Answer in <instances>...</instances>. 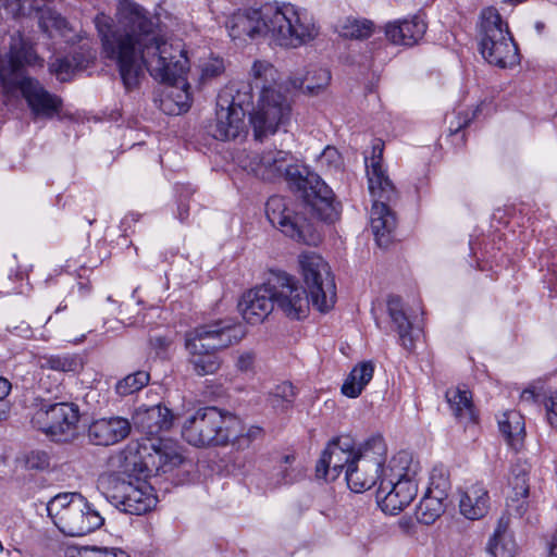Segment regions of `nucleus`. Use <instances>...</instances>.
I'll list each match as a JSON object with an SVG mask.
<instances>
[{
    "label": "nucleus",
    "instance_id": "obj_26",
    "mask_svg": "<svg viewBox=\"0 0 557 557\" xmlns=\"http://www.w3.org/2000/svg\"><path fill=\"white\" fill-rule=\"evenodd\" d=\"M133 419L135 426L149 435L169 430L173 423L172 412L169 408L161 405L140 406L137 408Z\"/></svg>",
    "mask_w": 557,
    "mask_h": 557
},
{
    "label": "nucleus",
    "instance_id": "obj_56",
    "mask_svg": "<svg viewBox=\"0 0 557 557\" xmlns=\"http://www.w3.org/2000/svg\"><path fill=\"white\" fill-rule=\"evenodd\" d=\"M7 414V408H0V420L4 419Z\"/></svg>",
    "mask_w": 557,
    "mask_h": 557
},
{
    "label": "nucleus",
    "instance_id": "obj_10",
    "mask_svg": "<svg viewBox=\"0 0 557 557\" xmlns=\"http://www.w3.org/2000/svg\"><path fill=\"white\" fill-rule=\"evenodd\" d=\"M98 488L131 515H144L157 504L153 487L145 480L125 481L119 474L106 473L99 478Z\"/></svg>",
    "mask_w": 557,
    "mask_h": 557
},
{
    "label": "nucleus",
    "instance_id": "obj_55",
    "mask_svg": "<svg viewBox=\"0 0 557 557\" xmlns=\"http://www.w3.org/2000/svg\"><path fill=\"white\" fill-rule=\"evenodd\" d=\"M399 527L400 529H403L404 531L408 532L410 527H411V521L410 520H405V519H401L399 521Z\"/></svg>",
    "mask_w": 557,
    "mask_h": 557
},
{
    "label": "nucleus",
    "instance_id": "obj_23",
    "mask_svg": "<svg viewBox=\"0 0 557 557\" xmlns=\"http://www.w3.org/2000/svg\"><path fill=\"white\" fill-rule=\"evenodd\" d=\"M131 432V423L122 417L102 418L94 421L88 436L96 445H113L124 440Z\"/></svg>",
    "mask_w": 557,
    "mask_h": 557
},
{
    "label": "nucleus",
    "instance_id": "obj_58",
    "mask_svg": "<svg viewBox=\"0 0 557 557\" xmlns=\"http://www.w3.org/2000/svg\"><path fill=\"white\" fill-rule=\"evenodd\" d=\"M64 308H65V306H64V307L59 306V307L57 308L55 312H60V311H61V310H63Z\"/></svg>",
    "mask_w": 557,
    "mask_h": 557
},
{
    "label": "nucleus",
    "instance_id": "obj_1",
    "mask_svg": "<svg viewBox=\"0 0 557 557\" xmlns=\"http://www.w3.org/2000/svg\"><path fill=\"white\" fill-rule=\"evenodd\" d=\"M104 57L113 61L127 89L136 87L145 70L169 85L161 101L168 114L186 112L191 102L186 81L189 60L181 41L164 40L149 12L131 0H119L115 22L104 13L95 17Z\"/></svg>",
    "mask_w": 557,
    "mask_h": 557
},
{
    "label": "nucleus",
    "instance_id": "obj_57",
    "mask_svg": "<svg viewBox=\"0 0 557 557\" xmlns=\"http://www.w3.org/2000/svg\"><path fill=\"white\" fill-rule=\"evenodd\" d=\"M184 214H187V211H185V210H181V211H180V218H181V220H184Z\"/></svg>",
    "mask_w": 557,
    "mask_h": 557
},
{
    "label": "nucleus",
    "instance_id": "obj_34",
    "mask_svg": "<svg viewBox=\"0 0 557 557\" xmlns=\"http://www.w3.org/2000/svg\"><path fill=\"white\" fill-rule=\"evenodd\" d=\"M509 32L507 23L502 20L495 8H486L481 12L480 35L481 39L495 38Z\"/></svg>",
    "mask_w": 557,
    "mask_h": 557
},
{
    "label": "nucleus",
    "instance_id": "obj_27",
    "mask_svg": "<svg viewBox=\"0 0 557 557\" xmlns=\"http://www.w3.org/2000/svg\"><path fill=\"white\" fill-rule=\"evenodd\" d=\"M446 400L453 416L463 423L476 422L478 413L469 389L456 386L448 388Z\"/></svg>",
    "mask_w": 557,
    "mask_h": 557
},
{
    "label": "nucleus",
    "instance_id": "obj_29",
    "mask_svg": "<svg viewBox=\"0 0 557 557\" xmlns=\"http://www.w3.org/2000/svg\"><path fill=\"white\" fill-rule=\"evenodd\" d=\"M498 425L508 445L517 451L520 450L525 436V423L522 414L516 410L506 411L499 418Z\"/></svg>",
    "mask_w": 557,
    "mask_h": 557
},
{
    "label": "nucleus",
    "instance_id": "obj_22",
    "mask_svg": "<svg viewBox=\"0 0 557 557\" xmlns=\"http://www.w3.org/2000/svg\"><path fill=\"white\" fill-rule=\"evenodd\" d=\"M491 506L487 488L482 483H473L459 490L458 508L462 517L475 521L484 518Z\"/></svg>",
    "mask_w": 557,
    "mask_h": 557
},
{
    "label": "nucleus",
    "instance_id": "obj_40",
    "mask_svg": "<svg viewBox=\"0 0 557 557\" xmlns=\"http://www.w3.org/2000/svg\"><path fill=\"white\" fill-rule=\"evenodd\" d=\"M149 380L150 375L148 372L137 371L117 382L115 386L116 393L121 396L131 395L145 387L149 383Z\"/></svg>",
    "mask_w": 557,
    "mask_h": 557
},
{
    "label": "nucleus",
    "instance_id": "obj_50",
    "mask_svg": "<svg viewBox=\"0 0 557 557\" xmlns=\"http://www.w3.org/2000/svg\"><path fill=\"white\" fill-rule=\"evenodd\" d=\"M546 410V420L557 429V391L552 393L544 401Z\"/></svg>",
    "mask_w": 557,
    "mask_h": 557
},
{
    "label": "nucleus",
    "instance_id": "obj_6",
    "mask_svg": "<svg viewBox=\"0 0 557 557\" xmlns=\"http://www.w3.org/2000/svg\"><path fill=\"white\" fill-rule=\"evenodd\" d=\"M419 471V462L408 451L391 458L375 495L383 512L397 515L411 504L418 494Z\"/></svg>",
    "mask_w": 557,
    "mask_h": 557
},
{
    "label": "nucleus",
    "instance_id": "obj_36",
    "mask_svg": "<svg viewBox=\"0 0 557 557\" xmlns=\"http://www.w3.org/2000/svg\"><path fill=\"white\" fill-rule=\"evenodd\" d=\"M250 75L252 84L260 90V94L274 90L273 84L276 81V70L268 61H256L252 64Z\"/></svg>",
    "mask_w": 557,
    "mask_h": 557
},
{
    "label": "nucleus",
    "instance_id": "obj_5",
    "mask_svg": "<svg viewBox=\"0 0 557 557\" xmlns=\"http://www.w3.org/2000/svg\"><path fill=\"white\" fill-rule=\"evenodd\" d=\"M244 336L243 326L231 321H216L187 332L185 349L193 371L199 376L216 373L222 366L218 351L239 343Z\"/></svg>",
    "mask_w": 557,
    "mask_h": 557
},
{
    "label": "nucleus",
    "instance_id": "obj_42",
    "mask_svg": "<svg viewBox=\"0 0 557 557\" xmlns=\"http://www.w3.org/2000/svg\"><path fill=\"white\" fill-rule=\"evenodd\" d=\"M296 458L294 455H285L282 457L276 475L280 476V483L290 484L296 482L301 475L302 471L298 466H295Z\"/></svg>",
    "mask_w": 557,
    "mask_h": 557
},
{
    "label": "nucleus",
    "instance_id": "obj_9",
    "mask_svg": "<svg viewBox=\"0 0 557 557\" xmlns=\"http://www.w3.org/2000/svg\"><path fill=\"white\" fill-rule=\"evenodd\" d=\"M239 418L236 416L207 407L185 420L182 436L196 447L223 446L237 434Z\"/></svg>",
    "mask_w": 557,
    "mask_h": 557
},
{
    "label": "nucleus",
    "instance_id": "obj_31",
    "mask_svg": "<svg viewBox=\"0 0 557 557\" xmlns=\"http://www.w3.org/2000/svg\"><path fill=\"white\" fill-rule=\"evenodd\" d=\"M508 520L500 518L494 534L490 539L486 552L491 557H515L516 544L507 534Z\"/></svg>",
    "mask_w": 557,
    "mask_h": 557
},
{
    "label": "nucleus",
    "instance_id": "obj_38",
    "mask_svg": "<svg viewBox=\"0 0 557 557\" xmlns=\"http://www.w3.org/2000/svg\"><path fill=\"white\" fill-rule=\"evenodd\" d=\"M150 448L153 453H149L147 456H141L144 466L148 469L149 467L159 469L166 465H176L181 462V456L174 451H166L162 444L159 443L157 446L154 443L150 444Z\"/></svg>",
    "mask_w": 557,
    "mask_h": 557
},
{
    "label": "nucleus",
    "instance_id": "obj_18",
    "mask_svg": "<svg viewBox=\"0 0 557 557\" xmlns=\"http://www.w3.org/2000/svg\"><path fill=\"white\" fill-rule=\"evenodd\" d=\"M273 295L270 284L246 292L238 302L243 319L252 325L263 322L274 309Z\"/></svg>",
    "mask_w": 557,
    "mask_h": 557
},
{
    "label": "nucleus",
    "instance_id": "obj_16",
    "mask_svg": "<svg viewBox=\"0 0 557 557\" xmlns=\"http://www.w3.org/2000/svg\"><path fill=\"white\" fill-rule=\"evenodd\" d=\"M265 213L269 222L286 236L305 242L306 220L297 214L293 202L282 196H272L265 205Z\"/></svg>",
    "mask_w": 557,
    "mask_h": 557
},
{
    "label": "nucleus",
    "instance_id": "obj_20",
    "mask_svg": "<svg viewBox=\"0 0 557 557\" xmlns=\"http://www.w3.org/2000/svg\"><path fill=\"white\" fill-rule=\"evenodd\" d=\"M383 151L384 145L377 141L372 147L370 160L366 159L368 188L370 195L389 199L394 195L395 185L389 178L386 168L383 165Z\"/></svg>",
    "mask_w": 557,
    "mask_h": 557
},
{
    "label": "nucleus",
    "instance_id": "obj_4",
    "mask_svg": "<svg viewBox=\"0 0 557 557\" xmlns=\"http://www.w3.org/2000/svg\"><path fill=\"white\" fill-rule=\"evenodd\" d=\"M44 65L33 47L20 35L12 36L10 50L0 54V78L7 86H18L33 114L37 117H52L61 108V100L49 94L37 81L24 77V65Z\"/></svg>",
    "mask_w": 557,
    "mask_h": 557
},
{
    "label": "nucleus",
    "instance_id": "obj_33",
    "mask_svg": "<svg viewBox=\"0 0 557 557\" xmlns=\"http://www.w3.org/2000/svg\"><path fill=\"white\" fill-rule=\"evenodd\" d=\"M331 81V74L326 69H314L301 77L290 79L294 88L302 89L309 95H318L324 90Z\"/></svg>",
    "mask_w": 557,
    "mask_h": 557
},
{
    "label": "nucleus",
    "instance_id": "obj_43",
    "mask_svg": "<svg viewBox=\"0 0 557 557\" xmlns=\"http://www.w3.org/2000/svg\"><path fill=\"white\" fill-rule=\"evenodd\" d=\"M258 362L257 352L252 349H238L234 357V367L236 371L244 375L256 373Z\"/></svg>",
    "mask_w": 557,
    "mask_h": 557
},
{
    "label": "nucleus",
    "instance_id": "obj_13",
    "mask_svg": "<svg viewBox=\"0 0 557 557\" xmlns=\"http://www.w3.org/2000/svg\"><path fill=\"white\" fill-rule=\"evenodd\" d=\"M290 114V103L281 92L268 90L261 94L259 103L250 116L255 137L262 139L274 134L289 121Z\"/></svg>",
    "mask_w": 557,
    "mask_h": 557
},
{
    "label": "nucleus",
    "instance_id": "obj_37",
    "mask_svg": "<svg viewBox=\"0 0 557 557\" xmlns=\"http://www.w3.org/2000/svg\"><path fill=\"white\" fill-rule=\"evenodd\" d=\"M451 490L449 473L443 467H435L430 476V484L425 494L447 502Z\"/></svg>",
    "mask_w": 557,
    "mask_h": 557
},
{
    "label": "nucleus",
    "instance_id": "obj_48",
    "mask_svg": "<svg viewBox=\"0 0 557 557\" xmlns=\"http://www.w3.org/2000/svg\"><path fill=\"white\" fill-rule=\"evenodd\" d=\"M296 397L295 387L289 382L277 384L271 393V401L274 406H289Z\"/></svg>",
    "mask_w": 557,
    "mask_h": 557
},
{
    "label": "nucleus",
    "instance_id": "obj_8",
    "mask_svg": "<svg viewBox=\"0 0 557 557\" xmlns=\"http://www.w3.org/2000/svg\"><path fill=\"white\" fill-rule=\"evenodd\" d=\"M47 511L57 528L69 536H83L99 529L104 519L78 493H63L47 504Z\"/></svg>",
    "mask_w": 557,
    "mask_h": 557
},
{
    "label": "nucleus",
    "instance_id": "obj_54",
    "mask_svg": "<svg viewBox=\"0 0 557 557\" xmlns=\"http://www.w3.org/2000/svg\"><path fill=\"white\" fill-rule=\"evenodd\" d=\"M547 557H557V529L549 542V550Z\"/></svg>",
    "mask_w": 557,
    "mask_h": 557
},
{
    "label": "nucleus",
    "instance_id": "obj_12",
    "mask_svg": "<svg viewBox=\"0 0 557 557\" xmlns=\"http://www.w3.org/2000/svg\"><path fill=\"white\" fill-rule=\"evenodd\" d=\"M78 421V407L72 403L44 405L32 420L35 428L55 442H69L75 438Z\"/></svg>",
    "mask_w": 557,
    "mask_h": 557
},
{
    "label": "nucleus",
    "instance_id": "obj_11",
    "mask_svg": "<svg viewBox=\"0 0 557 557\" xmlns=\"http://www.w3.org/2000/svg\"><path fill=\"white\" fill-rule=\"evenodd\" d=\"M386 456L387 447L381 436L372 437L358 447V454L345 474L350 491L362 493L381 481L386 472Z\"/></svg>",
    "mask_w": 557,
    "mask_h": 557
},
{
    "label": "nucleus",
    "instance_id": "obj_51",
    "mask_svg": "<svg viewBox=\"0 0 557 557\" xmlns=\"http://www.w3.org/2000/svg\"><path fill=\"white\" fill-rule=\"evenodd\" d=\"M24 0H0V14L17 16L22 13Z\"/></svg>",
    "mask_w": 557,
    "mask_h": 557
},
{
    "label": "nucleus",
    "instance_id": "obj_59",
    "mask_svg": "<svg viewBox=\"0 0 557 557\" xmlns=\"http://www.w3.org/2000/svg\"><path fill=\"white\" fill-rule=\"evenodd\" d=\"M3 552V546L2 544L0 543V554Z\"/></svg>",
    "mask_w": 557,
    "mask_h": 557
},
{
    "label": "nucleus",
    "instance_id": "obj_52",
    "mask_svg": "<svg viewBox=\"0 0 557 557\" xmlns=\"http://www.w3.org/2000/svg\"><path fill=\"white\" fill-rule=\"evenodd\" d=\"M152 348L156 350L157 355H163L168 351L172 342L162 336L154 337L150 341Z\"/></svg>",
    "mask_w": 557,
    "mask_h": 557
},
{
    "label": "nucleus",
    "instance_id": "obj_44",
    "mask_svg": "<svg viewBox=\"0 0 557 557\" xmlns=\"http://www.w3.org/2000/svg\"><path fill=\"white\" fill-rule=\"evenodd\" d=\"M373 29L374 25L369 20H347L343 27V34L346 37L363 39L370 37Z\"/></svg>",
    "mask_w": 557,
    "mask_h": 557
},
{
    "label": "nucleus",
    "instance_id": "obj_2",
    "mask_svg": "<svg viewBox=\"0 0 557 557\" xmlns=\"http://www.w3.org/2000/svg\"><path fill=\"white\" fill-rule=\"evenodd\" d=\"M298 262L308 293L292 276H282L277 285H272L274 306L290 320L305 319L310 310L309 294L314 309L321 313L329 312L337 299L330 265L312 251L300 253Z\"/></svg>",
    "mask_w": 557,
    "mask_h": 557
},
{
    "label": "nucleus",
    "instance_id": "obj_25",
    "mask_svg": "<svg viewBox=\"0 0 557 557\" xmlns=\"http://www.w3.org/2000/svg\"><path fill=\"white\" fill-rule=\"evenodd\" d=\"M426 24L418 16L396 20L385 25V36L394 45L413 46L425 34Z\"/></svg>",
    "mask_w": 557,
    "mask_h": 557
},
{
    "label": "nucleus",
    "instance_id": "obj_49",
    "mask_svg": "<svg viewBox=\"0 0 557 557\" xmlns=\"http://www.w3.org/2000/svg\"><path fill=\"white\" fill-rule=\"evenodd\" d=\"M73 557H129L128 554L117 548H99L84 546L77 549Z\"/></svg>",
    "mask_w": 557,
    "mask_h": 557
},
{
    "label": "nucleus",
    "instance_id": "obj_19",
    "mask_svg": "<svg viewBox=\"0 0 557 557\" xmlns=\"http://www.w3.org/2000/svg\"><path fill=\"white\" fill-rule=\"evenodd\" d=\"M480 48L483 58L496 66L508 67L519 62L518 47L509 32L495 38L481 39Z\"/></svg>",
    "mask_w": 557,
    "mask_h": 557
},
{
    "label": "nucleus",
    "instance_id": "obj_14",
    "mask_svg": "<svg viewBox=\"0 0 557 557\" xmlns=\"http://www.w3.org/2000/svg\"><path fill=\"white\" fill-rule=\"evenodd\" d=\"M358 454L355 441L348 435H342L330 441L317 463V476L326 481L336 480Z\"/></svg>",
    "mask_w": 557,
    "mask_h": 557
},
{
    "label": "nucleus",
    "instance_id": "obj_45",
    "mask_svg": "<svg viewBox=\"0 0 557 557\" xmlns=\"http://www.w3.org/2000/svg\"><path fill=\"white\" fill-rule=\"evenodd\" d=\"M78 362L74 356L57 355L44 358L42 369H50L60 372H73L77 369Z\"/></svg>",
    "mask_w": 557,
    "mask_h": 557
},
{
    "label": "nucleus",
    "instance_id": "obj_15",
    "mask_svg": "<svg viewBox=\"0 0 557 557\" xmlns=\"http://www.w3.org/2000/svg\"><path fill=\"white\" fill-rule=\"evenodd\" d=\"M244 101H236L232 90H223L216 99V120L213 136L220 140L238 137L245 129Z\"/></svg>",
    "mask_w": 557,
    "mask_h": 557
},
{
    "label": "nucleus",
    "instance_id": "obj_47",
    "mask_svg": "<svg viewBox=\"0 0 557 557\" xmlns=\"http://www.w3.org/2000/svg\"><path fill=\"white\" fill-rule=\"evenodd\" d=\"M317 162L321 169L329 172L339 171L343 165V159L339 151L331 146H327L321 152Z\"/></svg>",
    "mask_w": 557,
    "mask_h": 557
},
{
    "label": "nucleus",
    "instance_id": "obj_53",
    "mask_svg": "<svg viewBox=\"0 0 557 557\" xmlns=\"http://www.w3.org/2000/svg\"><path fill=\"white\" fill-rule=\"evenodd\" d=\"M11 392V383L5 379L0 376V408L8 409L7 397Z\"/></svg>",
    "mask_w": 557,
    "mask_h": 557
},
{
    "label": "nucleus",
    "instance_id": "obj_3",
    "mask_svg": "<svg viewBox=\"0 0 557 557\" xmlns=\"http://www.w3.org/2000/svg\"><path fill=\"white\" fill-rule=\"evenodd\" d=\"M238 162L245 171L263 181L274 182L284 177L304 191L321 219L332 220L336 215L333 191L318 175L309 174L306 168L293 164L290 152L277 149L250 152L240 156Z\"/></svg>",
    "mask_w": 557,
    "mask_h": 557
},
{
    "label": "nucleus",
    "instance_id": "obj_46",
    "mask_svg": "<svg viewBox=\"0 0 557 557\" xmlns=\"http://www.w3.org/2000/svg\"><path fill=\"white\" fill-rule=\"evenodd\" d=\"M262 435V429L256 425L244 428L239 420L237 434L232 437L231 442L237 449H245L250 444Z\"/></svg>",
    "mask_w": 557,
    "mask_h": 557
},
{
    "label": "nucleus",
    "instance_id": "obj_28",
    "mask_svg": "<svg viewBox=\"0 0 557 557\" xmlns=\"http://www.w3.org/2000/svg\"><path fill=\"white\" fill-rule=\"evenodd\" d=\"M387 308L389 317L396 325L400 345L411 351L414 348L418 332H414L410 321L405 314L400 298L396 296L389 297Z\"/></svg>",
    "mask_w": 557,
    "mask_h": 557
},
{
    "label": "nucleus",
    "instance_id": "obj_30",
    "mask_svg": "<svg viewBox=\"0 0 557 557\" xmlns=\"http://www.w3.org/2000/svg\"><path fill=\"white\" fill-rule=\"evenodd\" d=\"M374 364L371 361H363L352 368L349 375L342 385V393L350 398L358 397L368 383L372 380Z\"/></svg>",
    "mask_w": 557,
    "mask_h": 557
},
{
    "label": "nucleus",
    "instance_id": "obj_7",
    "mask_svg": "<svg viewBox=\"0 0 557 557\" xmlns=\"http://www.w3.org/2000/svg\"><path fill=\"white\" fill-rule=\"evenodd\" d=\"M264 17L268 37L281 47H300L319 34L312 15L306 9L289 2L265 5Z\"/></svg>",
    "mask_w": 557,
    "mask_h": 557
},
{
    "label": "nucleus",
    "instance_id": "obj_39",
    "mask_svg": "<svg viewBox=\"0 0 557 557\" xmlns=\"http://www.w3.org/2000/svg\"><path fill=\"white\" fill-rule=\"evenodd\" d=\"M84 60L82 57L73 55L72 58H59L55 62L51 63L49 69L52 74L61 82L69 81L73 74L83 69Z\"/></svg>",
    "mask_w": 557,
    "mask_h": 557
},
{
    "label": "nucleus",
    "instance_id": "obj_17",
    "mask_svg": "<svg viewBox=\"0 0 557 557\" xmlns=\"http://www.w3.org/2000/svg\"><path fill=\"white\" fill-rule=\"evenodd\" d=\"M225 27L234 41L247 42L261 36L268 37L264 8L234 13L227 17Z\"/></svg>",
    "mask_w": 557,
    "mask_h": 557
},
{
    "label": "nucleus",
    "instance_id": "obj_21",
    "mask_svg": "<svg viewBox=\"0 0 557 557\" xmlns=\"http://www.w3.org/2000/svg\"><path fill=\"white\" fill-rule=\"evenodd\" d=\"M373 206L370 214V224L379 246L386 247L389 243V235L396 227L395 214L389 209V203L397 199V190L394 187V195L389 199L371 195Z\"/></svg>",
    "mask_w": 557,
    "mask_h": 557
},
{
    "label": "nucleus",
    "instance_id": "obj_24",
    "mask_svg": "<svg viewBox=\"0 0 557 557\" xmlns=\"http://www.w3.org/2000/svg\"><path fill=\"white\" fill-rule=\"evenodd\" d=\"M507 511L519 518H524L529 510V484L525 468L516 467L508 479Z\"/></svg>",
    "mask_w": 557,
    "mask_h": 557
},
{
    "label": "nucleus",
    "instance_id": "obj_35",
    "mask_svg": "<svg viewBox=\"0 0 557 557\" xmlns=\"http://www.w3.org/2000/svg\"><path fill=\"white\" fill-rule=\"evenodd\" d=\"M446 502L425 494L416 508V518L420 523L430 525L445 511Z\"/></svg>",
    "mask_w": 557,
    "mask_h": 557
},
{
    "label": "nucleus",
    "instance_id": "obj_41",
    "mask_svg": "<svg viewBox=\"0 0 557 557\" xmlns=\"http://www.w3.org/2000/svg\"><path fill=\"white\" fill-rule=\"evenodd\" d=\"M198 69L199 83L208 84L224 73L225 64L223 59L219 57H210L206 60H202L199 63Z\"/></svg>",
    "mask_w": 557,
    "mask_h": 557
},
{
    "label": "nucleus",
    "instance_id": "obj_32",
    "mask_svg": "<svg viewBox=\"0 0 557 557\" xmlns=\"http://www.w3.org/2000/svg\"><path fill=\"white\" fill-rule=\"evenodd\" d=\"M39 25L50 38L70 39L69 34L72 28L67 21L60 13L51 8H44L39 11Z\"/></svg>",
    "mask_w": 557,
    "mask_h": 557
}]
</instances>
